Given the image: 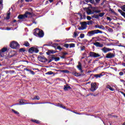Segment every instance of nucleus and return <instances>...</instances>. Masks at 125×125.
Returning <instances> with one entry per match:
<instances>
[{
	"label": "nucleus",
	"instance_id": "obj_62",
	"mask_svg": "<svg viewBox=\"0 0 125 125\" xmlns=\"http://www.w3.org/2000/svg\"><path fill=\"white\" fill-rule=\"evenodd\" d=\"M92 18H94V15L93 16H92Z\"/></svg>",
	"mask_w": 125,
	"mask_h": 125
},
{
	"label": "nucleus",
	"instance_id": "obj_54",
	"mask_svg": "<svg viewBox=\"0 0 125 125\" xmlns=\"http://www.w3.org/2000/svg\"><path fill=\"white\" fill-rule=\"evenodd\" d=\"M85 1L88 2V1H91V0H85Z\"/></svg>",
	"mask_w": 125,
	"mask_h": 125
},
{
	"label": "nucleus",
	"instance_id": "obj_44",
	"mask_svg": "<svg viewBox=\"0 0 125 125\" xmlns=\"http://www.w3.org/2000/svg\"><path fill=\"white\" fill-rule=\"evenodd\" d=\"M61 108H62L63 109H66V107L63 106L62 104L60 105Z\"/></svg>",
	"mask_w": 125,
	"mask_h": 125
},
{
	"label": "nucleus",
	"instance_id": "obj_23",
	"mask_svg": "<svg viewBox=\"0 0 125 125\" xmlns=\"http://www.w3.org/2000/svg\"><path fill=\"white\" fill-rule=\"evenodd\" d=\"M52 60H55V61H59L60 60V58L52 57Z\"/></svg>",
	"mask_w": 125,
	"mask_h": 125
},
{
	"label": "nucleus",
	"instance_id": "obj_12",
	"mask_svg": "<svg viewBox=\"0 0 125 125\" xmlns=\"http://www.w3.org/2000/svg\"><path fill=\"white\" fill-rule=\"evenodd\" d=\"M94 45L97 46L98 47H103V44H101L98 42L94 43Z\"/></svg>",
	"mask_w": 125,
	"mask_h": 125
},
{
	"label": "nucleus",
	"instance_id": "obj_29",
	"mask_svg": "<svg viewBox=\"0 0 125 125\" xmlns=\"http://www.w3.org/2000/svg\"><path fill=\"white\" fill-rule=\"evenodd\" d=\"M105 15V13H101L99 14V17H103Z\"/></svg>",
	"mask_w": 125,
	"mask_h": 125
},
{
	"label": "nucleus",
	"instance_id": "obj_61",
	"mask_svg": "<svg viewBox=\"0 0 125 125\" xmlns=\"http://www.w3.org/2000/svg\"><path fill=\"white\" fill-rule=\"evenodd\" d=\"M53 60H50L49 62H51Z\"/></svg>",
	"mask_w": 125,
	"mask_h": 125
},
{
	"label": "nucleus",
	"instance_id": "obj_46",
	"mask_svg": "<svg viewBox=\"0 0 125 125\" xmlns=\"http://www.w3.org/2000/svg\"><path fill=\"white\" fill-rule=\"evenodd\" d=\"M81 50L83 51V50H84V49L85 48V47L84 46H83V47H81Z\"/></svg>",
	"mask_w": 125,
	"mask_h": 125
},
{
	"label": "nucleus",
	"instance_id": "obj_32",
	"mask_svg": "<svg viewBox=\"0 0 125 125\" xmlns=\"http://www.w3.org/2000/svg\"><path fill=\"white\" fill-rule=\"evenodd\" d=\"M25 51H26V50L24 48H21L20 49V52H25Z\"/></svg>",
	"mask_w": 125,
	"mask_h": 125
},
{
	"label": "nucleus",
	"instance_id": "obj_19",
	"mask_svg": "<svg viewBox=\"0 0 125 125\" xmlns=\"http://www.w3.org/2000/svg\"><path fill=\"white\" fill-rule=\"evenodd\" d=\"M72 75L75 76V77H80V76H81V74L79 73H77L76 72H73Z\"/></svg>",
	"mask_w": 125,
	"mask_h": 125
},
{
	"label": "nucleus",
	"instance_id": "obj_31",
	"mask_svg": "<svg viewBox=\"0 0 125 125\" xmlns=\"http://www.w3.org/2000/svg\"><path fill=\"white\" fill-rule=\"evenodd\" d=\"M10 18V13H9L7 14V17H6V19L7 20H8Z\"/></svg>",
	"mask_w": 125,
	"mask_h": 125
},
{
	"label": "nucleus",
	"instance_id": "obj_3",
	"mask_svg": "<svg viewBox=\"0 0 125 125\" xmlns=\"http://www.w3.org/2000/svg\"><path fill=\"white\" fill-rule=\"evenodd\" d=\"M10 47L13 48V49H16V48H19L20 47V45L18 42L13 41L10 44Z\"/></svg>",
	"mask_w": 125,
	"mask_h": 125
},
{
	"label": "nucleus",
	"instance_id": "obj_63",
	"mask_svg": "<svg viewBox=\"0 0 125 125\" xmlns=\"http://www.w3.org/2000/svg\"><path fill=\"white\" fill-rule=\"evenodd\" d=\"M123 125H125V122L123 124Z\"/></svg>",
	"mask_w": 125,
	"mask_h": 125
},
{
	"label": "nucleus",
	"instance_id": "obj_30",
	"mask_svg": "<svg viewBox=\"0 0 125 125\" xmlns=\"http://www.w3.org/2000/svg\"><path fill=\"white\" fill-rule=\"evenodd\" d=\"M6 50H7V48L4 47L1 50L0 52H5Z\"/></svg>",
	"mask_w": 125,
	"mask_h": 125
},
{
	"label": "nucleus",
	"instance_id": "obj_1",
	"mask_svg": "<svg viewBox=\"0 0 125 125\" xmlns=\"http://www.w3.org/2000/svg\"><path fill=\"white\" fill-rule=\"evenodd\" d=\"M33 34L34 36H36V37H39V38H42L44 35V34L43 33V31L38 28H36L35 29V32H34Z\"/></svg>",
	"mask_w": 125,
	"mask_h": 125
},
{
	"label": "nucleus",
	"instance_id": "obj_47",
	"mask_svg": "<svg viewBox=\"0 0 125 125\" xmlns=\"http://www.w3.org/2000/svg\"><path fill=\"white\" fill-rule=\"evenodd\" d=\"M123 75H124V72H119L120 76H123Z\"/></svg>",
	"mask_w": 125,
	"mask_h": 125
},
{
	"label": "nucleus",
	"instance_id": "obj_28",
	"mask_svg": "<svg viewBox=\"0 0 125 125\" xmlns=\"http://www.w3.org/2000/svg\"><path fill=\"white\" fill-rule=\"evenodd\" d=\"M40 100V97L38 96H35L34 98L32 99V100Z\"/></svg>",
	"mask_w": 125,
	"mask_h": 125
},
{
	"label": "nucleus",
	"instance_id": "obj_25",
	"mask_svg": "<svg viewBox=\"0 0 125 125\" xmlns=\"http://www.w3.org/2000/svg\"><path fill=\"white\" fill-rule=\"evenodd\" d=\"M31 122H33V123H35L36 124H40V121L39 120L35 119L31 120Z\"/></svg>",
	"mask_w": 125,
	"mask_h": 125
},
{
	"label": "nucleus",
	"instance_id": "obj_27",
	"mask_svg": "<svg viewBox=\"0 0 125 125\" xmlns=\"http://www.w3.org/2000/svg\"><path fill=\"white\" fill-rule=\"evenodd\" d=\"M23 45L25 46H29L30 45V43H29V42H25Z\"/></svg>",
	"mask_w": 125,
	"mask_h": 125
},
{
	"label": "nucleus",
	"instance_id": "obj_53",
	"mask_svg": "<svg viewBox=\"0 0 125 125\" xmlns=\"http://www.w3.org/2000/svg\"><path fill=\"white\" fill-rule=\"evenodd\" d=\"M78 15H79L80 17L82 18V14H81V13H78Z\"/></svg>",
	"mask_w": 125,
	"mask_h": 125
},
{
	"label": "nucleus",
	"instance_id": "obj_18",
	"mask_svg": "<svg viewBox=\"0 0 125 125\" xmlns=\"http://www.w3.org/2000/svg\"><path fill=\"white\" fill-rule=\"evenodd\" d=\"M78 69L81 71V73H83V70H82V64H81V62H79V64L77 66Z\"/></svg>",
	"mask_w": 125,
	"mask_h": 125
},
{
	"label": "nucleus",
	"instance_id": "obj_24",
	"mask_svg": "<svg viewBox=\"0 0 125 125\" xmlns=\"http://www.w3.org/2000/svg\"><path fill=\"white\" fill-rule=\"evenodd\" d=\"M2 0H0V10H1L2 9V6L3 4H2Z\"/></svg>",
	"mask_w": 125,
	"mask_h": 125
},
{
	"label": "nucleus",
	"instance_id": "obj_21",
	"mask_svg": "<svg viewBox=\"0 0 125 125\" xmlns=\"http://www.w3.org/2000/svg\"><path fill=\"white\" fill-rule=\"evenodd\" d=\"M119 12L121 13V14L122 15V16H124V17H125V13L121 9H118Z\"/></svg>",
	"mask_w": 125,
	"mask_h": 125
},
{
	"label": "nucleus",
	"instance_id": "obj_59",
	"mask_svg": "<svg viewBox=\"0 0 125 125\" xmlns=\"http://www.w3.org/2000/svg\"><path fill=\"white\" fill-rule=\"evenodd\" d=\"M49 1H50V2H52V1H53V0H49Z\"/></svg>",
	"mask_w": 125,
	"mask_h": 125
},
{
	"label": "nucleus",
	"instance_id": "obj_45",
	"mask_svg": "<svg viewBox=\"0 0 125 125\" xmlns=\"http://www.w3.org/2000/svg\"><path fill=\"white\" fill-rule=\"evenodd\" d=\"M57 49H59V50H61V49H62V48H61V47H60V46H58L57 47Z\"/></svg>",
	"mask_w": 125,
	"mask_h": 125
},
{
	"label": "nucleus",
	"instance_id": "obj_34",
	"mask_svg": "<svg viewBox=\"0 0 125 125\" xmlns=\"http://www.w3.org/2000/svg\"><path fill=\"white\" fill-rule=\"evenodd\" d=\"M69 47H70V48H71L72 47H75V44H74V43L69 44Z\"/></svg>",
	"mask_w": 125,
	"mask_h": 125
},
{
	"label": "nucleus",
	"instance_id": "obj_22",
	"mask_svg": "<svg viewBox=\"0 0 125 125\" xmlns=\"http://www.w3.org/2000/svg\"><path fill=\"white\" fill-rule=\"evenodd\" d=\"M103 76L102 74H95L94 75L95 78H96L97 79L98 78H101Z\"/></svg>",
	"mask_w": 125,
	"mask_h": 125
},
{
	"label": "nucleus",
	"instance_id": "obj_36",
	"mask_svg": "<svg viewBox=\"0 0 125 125\" xmlns=\"http://www.w3.org/2000/svg\"><path fill=\"white\" fill-rule=\"evenodd\" d=\"M15 55V54H13V55H11V54L10 53L9 55L8 56V58H11V57H13Z\"/></svg>",
	"mask_w": 125,
	"mask_h": 125
},
{
	"label": "nucleus",
	"instance_id": "obj_17",
	"mask_svg": "<svg viewBox=\"0 0 125 125\" xmlns=\"http://www.w3.org/2000/svg\"><path fill=\"white\" fill-rule=\"evenodd\" d=\"M86 12L88 15H90V14H93L94 12L91 11V10L89 9V8H87L86 10Z\"/></svg>",
	"mask_w": 125,
	"mask_h": 125
},
{
	"label": "nucleus",
	"instance_id": "obj_10",
	"mask_svg": "<svg viewBox=\"0 0 125 125\" xmlns=\"http://www.w3.org/2000/svg\"><path fill=\"white\" fill-rule=\"evenodd\" d=\"M113 57H115V55L112 53H109L106 56V58L108 59L113 58Z\"/></svg>",
	"mask_w": 125,
	"mask_h": 125
},
{
	"label": "nucleus",
	"instance_id": "obj_55",
	"mask_svg": "<svg viewBox=\"0 0 125 125\" xmlns=\"http://www.w3.org/2000/svg\"><path fill=\"white\" fill-rule=\"evenodd\" d=\"M6 30L9 31V30H11V29L10 28H7Z\"/></svg>",
	"mask_w": 125,
	"mask_h": 125
},
{
	"label": "nucleus",
	"instance_id": "obj_40",
	"mask_svg": "<svg viewBox=\"0 0 125 125\" xmlns=\"http://www.w3.org/2000/svg\"><path fill=\"white\" fill-rule=\"evenodd\" d=\"M47 75H52L53 74V72L52 71H49L47 73Z\"/></svg>",
	"mask_w": 125,
	"mask_h": 125
},
{
	"label": "nucleus",
	"instance_id": "obj_39",
	"mask_svg": "<svg viewBox=\"0 0 125 125\" xmlns=\"http://www.w3.org/2000/svg\"><path fill=\"white\" fill-rule=\"evenodd\" d=\"M94 18H95V19H98L99 16L98 15H94Z\"/></svg>",
	"mask_w": 125,
	"mask_h": 125
},
{
	"label": "nucleus",
	"instance_id": "obj_16",
	"mask_svg": "<svg viewBox=\"0 0 125 125\" xmlns=\"http://www.w3.org/2000/svg\"><path fill=\"white\" fill-rule=\"evenodd\" d=\"M106 88H108V89L110 90L111 91H114L115 89L113 87H112L111 86H110L109 84H107L105 86Z\"/></svg>",
	"mask_w": 125,
	"mask_h": 125
},
{
	"label": "nucleus",
	"instance_id": "obj_33",
	"mask_svg": "<svg viewBox=\"0 0 125 125\" xmlns=\"http://www.w3.org/2000/svg\"><path fill=\"white\" fill-rule=\"evenodd\" d=\"M92 23H93V21H87V25H91L92 24Z\"/></svg>",
	"mask_w": 125,
	"mask_h": 125
},
{
	"label": "nucleus",
	"instance_id": "obj_38",
	"mask_svg": "<svg viewBox=\"0 0 125 125\" xmlns=\"http://www.w3.org/2000/svg\"><path fill=\"white\" fill-rule=\"evenodd\" d=\"M64 47H66V48H68L69 46H70V44H65L64 45Z\"/></svg>",
	"mask_w": 125,
	"mask_h": 125
},
{
	"label": "nucleus",
	"instance_id": "obj_26",
	"mask_svg": "<svg viewBox=\"0 0 125 125\" xmlns=\"http://www.w3.org/2000/svg\"><path fill=\"white\" fill-rule=\"evenodd\" d=\"M12 112H13L14 114H16V115H19V112L18 111L12 109Z\"/></svg>",
	"mask_w": 125,
	"mask_h": 125
},
{
	"label": "nucleus",
	"instance_id": "obj_4",
	"mask_svg": "<svg viewBox=\"0 0 125 125\" xmlns=\"http://www.w3.org/2000/svg\"><path fill=\"white\" fill-rule=\"evenodd\" d=\"M28 15H32V13L26 12L23 15H20L18 17V18L19 19H21V20L23 19H25V18H27L28 17Z\"/></svg>",
	"mask_w": 125,
	"mask_h": 125
},
{
	"label": "nucleus",
	"instance_id": "obj_9",
	"mask_svg": "<svg viewBox=\"0 0 125 125\" xmlns=\"http://www.w3.org/2000/svg\"><path fill=\"white\" fill-rule=\"evenodd\" d=\"M38 60L40 61V62H42V63L44 62H46V58L43 56H39L38 57Z\"/></svg>",
	"mask_w": 125,
	"mask_h": 125
},
{
	"label": "nucleus",
	"instance_id": "obj_49",
	"mask_svg": "<svg viewBox=\"0 0 125 125\" xmlns=\"http://www.w3.org/2000/svg\"><path fill=\"white\" fill-rule=\"evenodd\" d=\"M73 112L75 113V114H77V115H83V113H79L75 112H74V111H73Z\"/></svg>",
	"mask_w": 125,
	"mask_h": 125
},
{
	"label": "nucleus",
	"instance_id": "obj_48",
	"mask_svg": "<svg viewBox=\"0 0 125 125\" xmlns=\"http://www.w3.org/2000/svg\"><path fill=\"white\" fill-rule=\"evenodd\" d=\"M25 71H27V72H31V69H28V68H25Z\"/></svg>",
	"mask_w": 125,
	"mask_h": 125
},
{
	"label": "nucleus",
	"instance_id": "obj_60",
	"mask_svg": "<svg viewBox=\"0 0 125 125\" xmlns=\"http://www.w3.org/2000/svg\"><path fill=\"white\" fill-rule=\"evenodd\" d=\"M83 17L84 18H85V15H83Z\"/></svg>",
	"mask_w": 125,
	"mask_h": 125
},
{
	"label": "nucleus",
	"instance_id": "obj_42",
	"mask_svg": "<svg viewBox=\"0 0 125 125\" xmlns=\"http://www.w3.org/2000/svg\"><path fill=\"white\" fill-rule=\"evenodd\" d=\"M122 10H123V11H125V5L124 6H122Z\"/></svg>",
	"mask_w": 125,
	"mask_h": 125
},
{
	"label": "nucleus",
	"instance_id": "obj_20",
	"mask_svg": "<svg viewBox=\"0 0 125 125\" xmlns=\"http://www.w3.org/2000/svg\"><path fill=\"white\" fill-rule=\"evenodd\" d=\"M68 89H71V87L68 85H64V87L63 88L64 90H68Z\"/></svg>",
	"mask_w": 125,
	"mask_h": 125
},
{
	"label": "nucleus",
	"instance_id": "obj_13",
	"mask_svg": "<svg viewBox=\"0 0 125 125\" xmlns=\"http://www.w3.org/2000/svg\"><path fill=\"white\" fill-rule=\"evenodd\" d=\"M20 105H24L25 104H30V103H26V100H20Z\"/></svg>",
	"mask_w": 125,
	"mask_h": 125
},
{
	"label": "nucleus",
	"instance_id": "obj_6",
	"mask_svg": "<svg viewBox=\"0 0 125 125\" xmlns=\"http://www.w3.org/2000/svg\"><path fill=\"white\" fill-rule=\"evenodd\" d=\"M29 52L30 53H33V52H35V53H38L39 52V49L35 47H31L28 50Z\"/></svg>",
	"mask_w": 125,
	"mask_h": 125
},
{
	"label": "nucleus",
	"instance_id": "obj_56",
	"mask_svg": "<svg viewBox=\"0 0 125 125\" xmlns=\"http://www.w3.org/2000/svg\"><path fill=\"white\" fill-rule=\"evenodd\" d=\"M96 2H99L100 1V0H95Z\"/></svg>",
	"mask_w": 125,
	"mask_h": 125
},
{
	"label": "nucleus",
	"instance_id": "obj_51",
	"mask_svg": "<svg viewBox=\"0 0 125 125\" xmlns=\"http://www.w3.org/2000/svg\"><path fill=\"white\" fill-rule=\"evenodd\" d=\"M123 36L124 39H125V33H123Z\"/></svg>",
	"mask_w": 125,
	"mask_h": 125
},
{
	"label": "nucleus",
	"instance_id": "obj_52",
	"mask_svg": "<svg viewBox=\"0 0 125 125\" xmlns=\"http://www.w3.org/2000/svg\"><path fill=\"white\" fill-rule=\"evenodd\" d=\"M107 20H109V21H111V18L110 17H107Z\"/></svg>",
	"mask_w": 125,
	"mask_h": 125
},
{
	"label": "nucleus",
	"instance_id": "obj_57",
	"mask_svg": "<svg viewBox=\"0 0 125 125\" xmlns=\"http://www.w3.org/2000/svg\"><path fill=\"white\" fill-rule=\"evenodd\" d=\"M45 103H41L39 104H45Z\"/></svg>",
	"mask_w": 125,
	"mask_h": 125
},
{
	"label": "nucleus",
	"instance_id": "obj_64",
	"mask_svg": "<svg viewBox=\"0 0 125 125\" xmlns=\"http://www.w3.org/2000/svg\"><path fill=\"white\" fill-rule=\"evenodd\" d=\"M13 22H16V20H14V21H13Z\"/></svg>",
	"mask_w": 125,
	"mask_h": 125
},
{
	"label": "nucleus",
	"instance_id": "obj_50",
	"mask_svg": "<svg viewBox=\"0 0 125 125\" xmlns=\"http://www.w3.org/2000/svg\"><path fill=\"white\" fill-rule=\"evenodd\" d=\"M26 2H30V1H32V0H25Z\"/></svg>",
	"mask_w": 125,
	"mask_h": 125
},
{
	"label": "nucleus",
	"instance_id": "obj_5",
	"mask_svg": "<svg viewBox=\"0 0 125 125\" xmlns=\"http://www.w3.org/2000/svg\"><path fill=\"white\" fill-rule=\"evenodd\" d=\"M89 56L90 57H94V58H97V57H100V55L93 52H90Z\"/></svg>",
	"mask_w": 125,
	"mask_h": 125
},
{
	"label": "nucleus",
	"instance_id": "obj_43",
	"mask_svg": "<svg viewBox=\"0 0 125 125\" xmlns=\"http://www.w3.org/2000/svg\"><path fill=\"white\" fill-rule=\"evenodd\" d=\"M87 19L89 21L91 20V17H90V16H87Z\"/></svg>",
	"mask_w": 125,
	"mask_h": 125
},
{
	"label": "nucleus",
	"instance_id": "obj_14",
	"mask_svg": "<svg viewBox=\"0 0 125 125\" xmlns=\"http://www.w3.org/2000/svg\"><path fill=\"white\" fill-rule=\"evenodd\" d=\"M92 9H93V12H94H94L95 13H100V12H101V11L97 10V7H93Z\"/></svg>",
	"mask_w": 125,
	"mask_h": 125
},
{
	"label": "nucleus",
	"instance_id": "obj_11",
	"mask_svg": "<svg viewBox=\"0 0 125 125\" xmlns=\"http://www.w3.org/2000/svg\"><path fill=\"white\" fill-rule=\"evenodd\" d=\"M102 51H103V52H104V53H107V52H108V51H111L112 49L104 47L102 49Z\"/></svg>",
	"mask_w": 125,
	"mask_h": 125
},
{
	"label": "nucleus",
	"instance_id": "obj_37",
	"mask_svg": "<svg viewBox=\"0 0 125 125\" xmlns=\"http://www.w3.org/2000/svg\"><path fill=\"white\" fill-rule=\"evenodd\" d=\"M77 36H78V33H77V32H74V38H77Z\"/></svg>",
	"mask_w": 125,
	"mask_h": 125
},
{
	"label": "nucleus",
	"instance_id": "obj_58",
	"mask_svg": "<svg viewBox=\"0 0 125 125\" xmlns=\"http://www.w3.org/2000/svg\"><path fill=\"white\" fill-rule=\"evenodd\" d=\"M123 66H124V67H125V63H122Z\"/></svg>",
	"mask_w": 125,
	"mask_h": 125
},
{
	"label": "nucleus",
	"instance_id": "obj_41",
	"mask_svg": "<svg viewBox=\"0 0 125 125\" xmlns=\"http://www.w3.org/2000/svg\"><path fill=\"white\" fill-rule=\"evenodd\" d=\"M30 73L31 75H35V72L33 70H31Z\"/></svg>",
	"mask_w": 125,
	"mask_h": 125
},
{
	"label": "nucleus",
	"instance_id": "obj_7",
	"mask_svg": "<svg viewBox=\"0 0 125 125\" xmlns=\"http://www.w3.org/2000/svg\"><path fill=\"white\" fill-rule=\"evenodd\" d=\"M86 25L87 24L86 22H83L81 23V27H79L78 30H84L86 29Z\"/></svg>",
	"mask_w": 125,
	"mask_h": 125
},
{
	"label": "nucleus",
	"instance_id": "obj_15",
	"mask_svg": "<svg viewBox=\"0 0 125 125\" xmlns=\"http://www.w3.org/2000/svg\"><path fill=\"white\" fill-rule=\"evenodd\" d=\"M95 28H98L99 29H102V30H105V27L103 25H99L97 24L95 26Z\"/></svg>",
	"mask_w": 125,
	"mask_h": 125
},
{
	"label": "nucleus",
	"instance_id": "obj_8",
	"mask_svg": "<svg viewBox=\"0 0 125 125\" xmlns=\"http://www.w3.org/2000/svg\"><path fill=\"white\" fill-rule=\"evenodd\" d=\"M96 88H97L96 83H92L91 84V91H95L96 90Z\"/></svg>",
	"mask_w": 125,
	"mask_h": 125
},
{
	"label": "nucleus",
	"instance_id": "obj_2",
	"mask_svg": "<svg viewBox=\"0 0 125 125\" xmlns=\"http://www.w3.org/2000/svg\"><path fill=\"white\" fill-rule=\"evenodd\" d=\"M95 34H103V32L99 30H92L88 32V36L91 37L93 36V35H95Z\"/></svg>",
	"mask_w": 125,
	"mask_h": 125
},
{
	"label": "nucleus",
	"instance_id": "obj_35",
	"mask_svg": "<svg viewBox=\"0 0 125 125\" xmlns=\"http://www.w3.org/2000/svg\"><path fill=\"white\" fill-rule=\"evenodd\" d=\"M81 39H83L84 38V35L83 34H81L80 36Z\"/></svg>",
	"mask_w": 125,
	"mask_h": 125
}]
</instances>
